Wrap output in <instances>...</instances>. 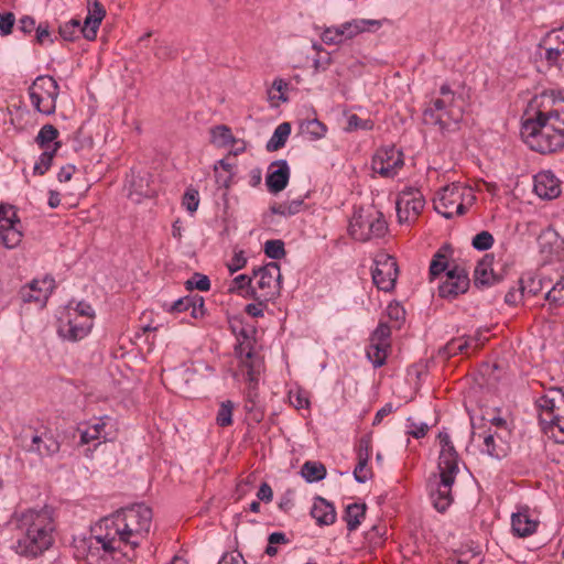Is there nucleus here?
I'll list each match as a JSON object with an SVG mask.
<instances>
[{"instance_id":"1","label":"nucleus","mask_w":564,"mask_h":564,"mask_svg":"<svg viewBox=\"0 0 564 564\" xmlns=\"http://www.w3.org/2000/svg\"><path fill=\"white\" fill-rule=\"evenodd\" d=\"M152 517V510L139 503L101 519L94 527L93 534L83 541L87 564H99L100 560L108 557H126L133 563L137 549L149 536Z\"/></svg>"},{"instance_id":"2","label":"nucleus","mask_w":564,"mask_h":564,"mask_svg":"<svg viewBox=\"0 0 564 564\" xmlns=\"http://www.w3.org/2000/svg\"><path fill=\"white\" fill-rule=\"evenodd\" d=\"M521 128L524 143L533 151L549 154L564 147V99L554 91L534 96Z\"/></svg>"},{"instance_id":"3","label":"nucleus","mask_w":564,"mask_h":564,"mask_svg":"<svg viewBox=\"0 0 564 564\" xmlns=\"http://www.w3.org/2000/svg\"><path fill=\"white\" fill-rule=\"evenodd\" d=\"M10 550L26 560H35L48 551L55 542L56 523L47 508L25 509L11 516Z\"/></svg>"},{"instance_id":"4","label":"nucleus","mask_w":564,"mask_h":564,"mask_svg":"<svg viewBox=\"0 0 564 564\" xmlns=\"http://www.w3.org/2000/svg\"><path fill=\"white\" fill-rule=\"evenodd\" d=\"M437 441L440 445L438 474L430 480L429 488L434 508L444 512L454 500L452 488L459 473V456L445 430L438 433Z\"/></svg>"},{"instance_id":"5","label":"nucleus","mask_w":564,"mask_h":564,"mask_svg":"<svg viewBox=\"0 0 564 564\" xmlns=\"http://www.w3.org/2000/svg\"><path fill=\"white\" fill-rule=\"evenodd\" d=\"M440 95L441 97L434 99L432 105L424 110V120L438 126L441 130L454 129L463 120V99L448 85L441 86Z\"/></svg>"},{"instance_id":"6","label":"nucleus","mask_w":564,"mask_h":564,"mask_svg":"<svg viewBox=\"0 0 564 564\" xmlns=\"http://www.w3.org/2000/svg\"><path fill=\"white\" fill-rule=\"evenodd\" d=\"M476 200L471 187L454 182L442 187L433 198L434 209L443 217L449 219L464 215Z\"/></svg>"},{"instance_id":"7","label":"nucleus","mask_w":564,"mask_h":564,"mask_svg":"<svg viewBox=\"0 0 564 564\" xmlns=\"http://www.w3.org/2000/svg\"><path fill=\"white\" fill-rule=\"evenodd\" d=\"M380 20L356 18L339 24L319 28V37L326 45L340 46L352 42L364 33L376 32L381 28Z\"/></svg>"},{"instance_id":"8","label":"nucleus","mask_w":564,"mask_h":564,"mask_svg":"<svg viewBox=\"0 0 564 564\" xmlns=\"http://www.w3.org/2000/svg\"><path fill=\"white\" fill-rule=\"evenodd\" d=\"M95 312L90 304L79 302L67 306L59 317L58 335L64 339L77 341L85 338L91 330Z\"/></svg>"},{"instance_id":"9","label":"nucleus","mask_w":564,"mask_h":564,"mask_svg":"<svg viewBox=\"0 0 564 564\" xmlns=\"http://www.w3.org/2000/svg\"><path fill=\"white\" fill-rule=\"evenodd\" d=\"M388 231L383 214L373 207L355 209L348 225L349 236L360 242L381 238Z\"/></svg>"},{"instance_id":"10","label":"nucleus","mask_w":564,"mask_h":564,"mask_svg":"<svg viewBox=\"0 0 564 564\" xmlns=\"http://www.w3.org/2000/svg\"><path fill=\"white\" fill-rule=\"evenodd\" d=\"M281 290V271L276 262H270L253 270L251 297L274 300Z\"/></svg>"},{"instance_id":"11","label":"nucleus","mask_w":564,"mask_h":564,"mask_svg":"<svg viewBox=\"0 0 564 564\" xmlns=\"http://www.w3.org/2000/svg\"><path fill=\"white\" fill-rule=\"evenodd\" d=\"M58 93V84L53 77L47 75L36 77L29 87V97L32 106L43 115L55 112Z\"/></svg>"},{"instance_id":"12","label":"nucleus","mask_w":564,"mask_h":564,"mask_svg":"<svg viewBox=\"0 0 564 564\" xmlns=\"http://www.w3.org/2000/svg\"><path fill=\"white\" fill-rule=\"evenodd\" d=\"M403 166V152L392 144L379 148L371 160L372 171L383 178H393Z\"/></svg>"},{"instance_id":"13","label":"nucleus","mask_w":564,"mask_h":564,"mask_svg":"<svg viewBox=\"0 0 564 564\" xmlns=\"http://www.w3.org/2000/svg\"><path fill=\"white\" fill-rule=\"evenodd\" d=\"M425 206V199L419 188L405 187L395 202L397 216L400 224L414 223Z\"/></svg>"},{"instance_id":"14","label":"nucleus","mask_w":564,"mask_h":564,"mask_svg":"<svg viewBox=\"0 0 564 564\" xmlns=\"http://www.w3.org/2000/svg\"><path fill=\"white\" fill-rule=\"evenodd\" d=\"M373 264L371 272L373 284L380 291L391 292L399 275L397 260L386 252H379L373 259Z\"/></svg>"},{"instance_id":"15","label":"nucleus","mask_w":564,"mask_h":564,"mask_svg":"<svg viewBox=\"0 0 564 564\" xmlns=\"http://www.w3.org/2000/svg\"><path fill=\"white\" fill-rule=\"evenodd\" d=\"M19 226L20 218L14 206L0 203V241L6 248L13 249L21 242Z\"/></svg>"},{"instance_id":"16","label":"nucleus","mask_w":564,"mask_h":564,"mask_svg":"<svg viewBox=\"0 0 564 564\" xmlns=\"http://www.w3.org/2000/svg\"><path fill=\"white\" fill-rule=\"evenodd\" d=\"M54 289L55 280L47 274L40 279H33L30 283L23 285L19 295L23 303H35L43 307Z\"/></svg>"},{"instance_id":"17","label":"nucleus","mask_w":564,"mask_h":564,"mask_svg":"<svg viewBox=\"0 0 564 564\" xmlns=\"http://www.w3.org/2000/svg\"><path fill=\"white\" fill-rule=\"evenodd\" d=\"M540 525L539 513L527 505H519L511 514V532L517 538L533 535Z\"/></svg>"},{"instance_id":"18","label":"nucleus","mask_w":564,"mask_h":564,"mask_svg":"<svg viewBox=\"0 0 564 564\" xmlns=\"http://www.w3.org/2000/svg\"><path fill=\"white\" fill-rule=\"evenodd\" d=\"M539 46L544 51L543 58L546 63L561 68L564 62V24L547 32Z\"/></svg>"},{"instance_id":"19","label":"nucleus","mask_w":564,"mask_h":564,"mask_svg":"<svg viewBox=\"0 0 564 564\" xmlns=\"http://www.w3.org/2000/svg\"><path fill=\"white\" fill-rule=\"evenodd\" d=\"M469 288V278L465 269L455 265L445 273L444 281L438 286V295L454 299L465 293Z\"/></svg>"},{"instance_id":"20","label":"nucleus","mask_w":564,"mask_h":564,"mask_svg":"<svg viewBox=\"0 0 564 564\" xmlns=\"http://www.w3.org/2000/svg\"><path fill=\"white\" fill-rule=\"evenodd\" d=\"M110 423L111 417L108 415L94 417L88 422L82 423L78 426V432L80 434L79 443L82 445H87L94 442H97V444L107 442L109 436L108 427Z\"/></svg>"},{"instance_id":"21","label":"nucleus","mask_w":564,"mask_h":564,"mask_svg":"<svg viewBox=\"0 0 564 564\" xmlns=\"http://www.w3.org/2000/svg\"><path fill=\"white\" fill-rule=\"evenodd\" d=\"M474 437L481 440L480 451L490 457L500 459L509 452V444L502 433L492 431L491 427L484 433H474Z\"/></svg>"},{"instance_id":"22","label":"nucleus","mask_w":564,"mask_h":564,"mask_svg":"<svg viewBox=\"0 0 564 564\" xmlns=\"http://www.w3.org/2000/svg\"><path fill=\"white\" fill-rule=\"evenodd\" d=\"M239 361V372L246 377L248 382H259V377L262 370V360L257 356L252 349L246 350L243 345L240 344L236 349Z\"/></svg>"},{"instance_id":"23","label":"nucleus","mask_w":564,"mask_h":564,"mask_svg":"<svg viewBox=\"0 0 564 564\" xmlns=\"http://www.w3.org/2000/svg\"><path fill=\"white\" fill-rule=\"evenodd\" d=\"M290 166L285 160L272 162L268 167L265 185L272 194L282 192L289 184Z\"/></svg>"},{"instance_id":"24","label":"nucleus","mask_w":564,"mask_h":564,"mask_svg":"<svg viewBox=\"0 0 564 564\" xmlns=\"http://www.w3.org/2000/svg\"><path fill=\"white\" fill-rule=\"evenodd\" d=\"M533 188L535 194L544 199H554L562 192L560 180L551 171L539 172L534 176Z\"/></svg>"},{"instance_id":"25","label":"nucleus","mask_w":564,"mask_h":564,"mask_svg":"<svg viewBox=\"0 0 564 564\" xmlns=\"http://www.w3.org/2000/svg\"><path fill=\"white\" fill-rule=\"evenodd\" d=\"M59 442L48 432L35 434L31 443L25 446L26 451L41 457H51L59 452Z\"/></svg>"},{"instance_id":"26","label":"nucleus","mask_w":564,"mask_h":564,"mask_svg":"<svg viewBox=\"0 0 564 564\" xmlns=\"http://www.w3.org/2000/svg\"><path fill=\"white\" fill-rule=\"evenodd\" d=\"M106 11L104 7L97 1H88V14L84 20V37L93 41L97 36L99 25L105 18Z\"/></svg>"},{"instance_id":"27","label":"nucleus","mask_w":564,"mask_h":564,"mask_svg":"<svg viewBox=\"0 0 564 564\" xmlns=\"http://www.w3.org/2000/svg\"><path fill=\"white\" fill-rule=\"evenodd\" d=\"M311 516L318 525H330L336 520V510L326 499L316 497L311 509Z\"/></svg>"},{"instance_id":"28","label":"nucleus","mask_w":564,"mask_h":564,"mask_svg":"<svg viewBox=\"0 0 564 564\" xmlns=\"http://www.w3.org/2000/svg\"><path fill=\"white\" fill-rule=\"evenodd\" d=\"M562 398V413L553 419L549 416L544 419V424L541 425L543 432L556 443L564 444V392L558 390Z\"/></svg>"},{"instance_id":"29","label":"nucleus","mask_w":564,"mask_h":564,"mask_svg":"<svg viewBox=\"0 0 564 564\" xmlns=\"http://www.w3.org/2000/svg\"><path fill=\"white\" fill-rule=\"evenodd\" d=\"M308 197V193L303 197H297L293 199H289L286 202L276 203L271 206V213L274 215H280L283 217H291L306 208L304 199Z\"/></svg>"},{"instance_id":"30","label":"nucleus","mask_w":564,"mask_h":564,"mask_svg":"<svg viewBox=\"0 0 564 564\" xmlns=\"http://www.w3.org/2000/svg\"><path fill=\"white\" fill-rule=\"evenodd\" d=\"M536 408L539 409L540 425L544 424V419L549 416L553 419L562 413V404L556 405L555 399L550 394H544L536 400Z\"/></svg>"},{"instance_id":"31","label":"nucleus","mask_w":564,"mask_h":564,"mask_svg":"<svg viewBox=\"0 0 564 564\" xmlns=\"http://www.w3.org/2000/svg\"><path fill=\"white\" fill-rule=\"evenodd\" d=\"M390 350L391 344L371 343V340H369L366 354L373 367L379 368L386 364Z\"/></svg>"},{"instance_id":"32","label":"nucleus","mask_w":564,"mask_h":564,"mask_svg":"<svg viewBox=\"0 0 564 564\" xmlns=\"http://www.w3.org/2000/svg\"><path fill=\"white\" fill-rule=\"evenodd\" d=\"M366 505L364 503H350L346 507L343 516L344 521L347 524L348 531L352 532L358 529L361 520L365 518Z\"/></svg>"},{"instance_id":"33","label":"nucleus","mask_w":564,"mask_h":564,"mask_svg":"<svg viewBox=\"0 0 564 564\" xmlns=\"http://www.w3.org/2000/svg\"><path fill=\"white\" fill-rule=\"evenodd\" d=\"M291 134V124L289 122L280 123L270 140L267 142L265 149L269 152H274L283 148Z\"/></svg>"},{"instance_id":"34","label":"nucleus","mask_w":564,"mask_h":564,"mask_svg":"<svg viewBox=\"0 0 564 564\" xmlns=\"http://www.w3.org/2000/svg\"><path fill=\"white\" fill-rule=\"evenodd\" d=\"M210 142L218 148H227L235 142V137L228 126L219 124L210 129Z\"/></svg>"},{"instance_id":"35","label":"nucleus","mask_w":564,"mask_h":564,"mask_svg":"<svg viewBox=\"0 0 564 564\" xmlns=\"http://www.w3.org/2000/svg\"><path fill=\"white\" fill-rule=\"evenodd\" d=\"M58 135H59L58 130L53 124L47 123V124H44L40 129V131L35 138V141L41 149L52 150L51 143H53V148H54L55 143L58 142L57 141Z\"/></svg>"},{"instance_id":"36","label":"nucleus","mask_w":564,"mask_h":564,"mask_svg":"<svg viewBox=\"0 0 564 564\" xmlns=\"http://www.w3.org/2000/svg\"><path fill=\"white\" fill-rule=\"evenodd\" d=\"M301 474L308 482H314L325 478L326 468L321 463L306 462L302 466Z\"/></svg>"},{"instance_id":"37","label":"nucleus","mask_w":564,"mask_h":564,"mask_svg":"<svg viewBox=\"0 0 564 564\" xmlns=\"http://www.w3.org/2000/svg\"><path fill=\"white\" fill-rule=\"evenodd\" d=\"M288 83L281 78L274 79L272 86L268 90V98L272 106L278 107L281 102H285L288 97L285 91L288 89Z\"/></svg>"},{"instance_id":"38","label":"nucleus","mask_w":564,"mask_h":564,"mask_svg":"<svg viewBox=\"0 0 564 564\" xmlns=\"http://www.w3.org/2000/svg\"><path fill=\"white\" fill-rule=\"evenodd\" d=\"M61 148V142H56L55 147L52 150H44L43 153L39 156L37 161L34 164L33 172L37 175H44L52 165L53 158L56 151Z\"/></svg>"},{"instance_id":"39","label":"nucleus","mask_w":564,"mask_h":564,"mask_svg":"<svg viewBox=\"0 0 564 564\" xmlns=\"http://www.w3.org/2000/svg\"><path fill=\"white\" fill-rule=\"evenodd\" d=\"M152 195V191L149 188L148 180L142 176H132L129 186V196H135L139 200L141 197H149Z\"/></svg>"},{"instance_id":"40","label":"nucleus","mask_w":564,"mask_h":564,"mask_svg":"<svg viewBox=\"0 0 564 564\" xmlns=\"http://www.w3.org/2000/svg\"><path fill=\"white\" fill-rule=\"evenodd\" d=\"M59 34L65 41H74L84 35V25L77 19H72L59 26Z\"/></svg>"},{"instance_id":"41","label":"nucleus","mask_w":564,"mask_h":564,"mask_svg":"<svg viewBox=\"0 0 564 564\" xmlns=\"http://www.w3.org/2000/svg\"><path fill=\"white\" fill-rule=\"evenodd\" d=\"M444 354L448 357L456 356L458 354H470V340L466 339L465 336L453 338L444 347Z\"/></svg>"},{"instance_id":"42","label":"nucleus","mask_w":564,"mask_h":564,"mask_svg":"<svg viewBox=\"0 0 564 564\" xmlns=\"http://www.w3.org/2000/svg\"><path fill=\"white\" fill-rule=\"evenodd\" d=\"M545 300L550 306L558 307L564 305V278L558 280L545 293Z\"/></svg>"},{"instance_id":"43","label":"nucleus","mask_w":564,"mask_h":564,"mask_svg":"<svg viewBox=\"0 0 564 564\" xmlns=\"http://www.w3.org/2000/svg\"><path fill=\"white\" fill-rule=\"evenodd\" d=\"M235 404L230 400L223 401L216 415V423L220 427H226L232 424V412Z\"/></svg>"},{"instance_id":"44","label":"nucleus","mask_w":564,"mask_h":564,"mask_svg":"<svg viewBox=\"0 0 564 564\" xmlns=\"http://www.w3.org/2000/svg\"><path fill=\"white\" fill-rule=\"evenodd\" d=\"M448 268V261L446 256L438 250L432 258L430 263V279L433 280L437 278L441 273H443Z\"/></svg>"},{"instance_id":"45","label":"nucleus","mask_w":564,"mask_h":564,"mask_svg":"<svg viewBox=\"0 0 564 564\" xmlns=\"http://www.w3.org/2000/svg\"><path fill=\"white\" fill-rule=\"evenodd\" d=\"M253 278L247 274H239L232 280V285L230 291L239 292L243 296L251 297V288H252Z\"/></svg>"},{"instance_id":"46","label":"nucleus","mask_w":564,"mask_h":564,"mask_svg":"<svg viewBox=\"0 0 564 564\" xmlns=\"http://www.w3.org/2000/svg\"><path fill=\"white\" fill-rule=\"evenodd\" d=\"M492 280V270L490 269V263L486 261H481L475 269V282L488 285Z\"/></svg>"},{"instance_id":"47","label":"nucleus","mask_w":564,"mask_h":564,"mask_svg":"<svg viewBox=\"0 0 564 564\" xmlns=\"http://www.w3.org/2000/svg\"><path fill=\"white\" fill-rule=\"evenodd\" d=\"M258 403V382H248V388L245 395V410L253 412L257 410Z\"/></svg>"},{"instance_id":"48","label":"nucleus","mask_w":564,"mask_h":564,"mask_svg":"<svg viewBox=\"0 0 564 564\" xmlns=\"http://www.w3.org/2000/svg\"><path fill=\"white\" fill-rule=\"evenodd\" d=\"M265 254L274 260L285 256L284 243L281 240H268L264 245Z\"/></svg>"},{"instance_id":"49","label":"nucleus","mask_w":564,"mask_h":564,"mask_svg":"<svg viewBox=\"0 0 564 564\" xmlns=\"http://www.w3.org/2000/svg\"><path fill=\"white\" fill-rule=\"evenodd\" d=\"M390 337H391L390 326L386 323H379L377 328L372 332L369 340H371V343L391 344Z\"/></svg>"},{"instance_id":"50","label":"nucleus","mask_w":564,"mask_h":564,"mask_svg":"<svg viewBox=\"0 0 564 564\" xmlns=\"http://www.w3.org/2000/svg\"><path fill=\"white\" fill-rule=\"evenodd\" d=\"M471 245L479 251L488 250L494 245V237L489 231H481L473 238Z\"/></svg>"},{"instance_id":"51","label":"nucleus","mask_w":564,"mask_h":564,"mask_svg":"<svg viewBox=\"0 0 564 564\" xmlns=\"http://www.w3.org/2000/svg\"><path fill=\"white\" fill-rule=\"evenodd\" d=\"M186 288L189 290L208 291L210 289V281L207 275L194 273V275L186 281Z\"/></svg>"},{"instance_id":"52","label":"nucleus","mask_w":564,"mask_h":564,"mask_svg":"<svg viewBox=\"0 0 564 564\" xmlns=\"http://www.w3.org/2000/svg\"><path fill=\"white\" fill-rule=\"evenodd\" d=\"M199 205V194L194 188L186 189L183 196V206L191 213H195Z\"/></svg>"},{"instance_id":"53","label":"nucleus","mask_w":564,"mask_h":564,"mask_svg":"<svg viewBox=\"0 0 564 564\" xmlns=\"http://www.w3.org/2000/svg\"><path fill=\"white\" fill-rule=\"evenodd\" d=\"M368 462L369 460L358 459V463L354 469V476L358 482H366L372 476V471L368 466Z\"/></svg>"},{"instance_id":"54","label":"nucleus","mask_w":564,"mask_h":564,"mask_svg":"<svg viewBox=\"0 0 564 564\" xmlns=\"http://www.w3.org/2000/svg\"><path fill=\"white\" fill-rule=\"evenodd\" d=\"M372 453L371 438L368 435L362 436L357 445V458L369 460Z\"/></svg>"},{"instance_id":"55","label":"nucleus","mask_w":564,"mask_h":564,"mask_svg":"<svg viewBox=\"0 0 564 564\" xmlns=\"http://www.w3.org/2000/svg\"><path fill=\"white\" fill-rule=\"evenodd\" d=\"M15 23V17L12 12H4L0 14V36L11 34Z\"/></svg>"},{"instance_id":"56","label":"nucleus","mask_w":564,"mask_h":564,"mask_svg":"<svg viewBox=\"0 0 564 564\" xmlns=\"http://www.w3.org/2000/svg\"><path fill=\"white\" fill-rule=\"evenodd\" d=\"M191 317L199 319L205 316L204 299L198 295H194L191 301V308L188 310Z\"/></svg>"},{"instance_id":"57","label":"nucleus","mask_w":564,"mask_h":564,"mask_svg":"<svg viewBox=\"0 0 564 564\" xmlns=\"http://www.w3.org/2000/svg\"><path fill=\"white\" fill-rule=\"evenodd\" d=\"M256 303H250L246 305L245 312L251 316V317H262L264 308L267 307V303L270 300H261V299H254Z\"/></svg>"},{"instance_id":"58","label":"nucleus","mask_w":564,"mask_h":564,"mask_svg":"<svg viewBox=\"0 0 564 564\" xmlns=\"http://www.w3.org/2000/svg\"><path fill=\"white\" fill-rule=\"evenodd\" d=\"M305 130L313 139H321L326 133V127L318 120H310L305 126Z\"/></svg>"},{"instance_id":"59","label":"nucleus","mask_w":564,"mask_h":564,"mask_svg":"<svg viewBox=\"0 0 564 564\" xmlns=\"http://www.w3.org/2000/svg\"><path fill=\"white\" fill-rule=\"evenodd\" d=\"M524 295H525L524 286L520 285L519 288H512L507 292V294L505 296V302L508 305H517L522 301Z\"/></svg>"},{"instance_id":"60","label":"nucleus","mask_w":564,"mask_h":564,"mask_svg":"<svg viewBox=\"0 0 564 564\" xmlns=\"http://www.w3.org/2000/svg\"><path fill=\"white\" fill-rule=\"evenodd\" d=\"M290 402L297 410L308 409L310 406V400L307 395L301 391L291 392Z\"/></svg>"},{"instance_id":"61","label":"nucleus","mask_w":564,"mask_h":564,"mask_svg":"<svg viewBox=\"0 0 564 564\" xmlns=\"http://www.w3.org/2000/svg\"><path fill=\"white\" fill-rule=\"evenodd\" d=\"M373 123L370 120H362L357 115H351L348 118V128L349 130L354 129H362V130H370L372 129Z\"/></svg>"},{"instance_id":"62","label":"nucleus","mask_w":564,"mask_h":564,"mask_svg":"<svg viewBox=\"0 0 564 564\" xmlns=\"http://www.w3.org/2000/svg\"><path fill=\"white\" fill-rule=\"evenodd\" d=\"M154 55L156 58L161 59V61H166V59H170V58H174L175 57V52L174 50L172 48V46L165 44V43H160L156 45L155 50H154Z\"/></svg>"},{"instance_id":"63","label":"nucleus","mask_w":564,"mask_h":564,"mask_svg":"<svg viewBox=\"0 0 564 564\" xmlns=\"http://www.w3.org/2000/svg\"><path fill=\"white\" fill-rule=\"evenodd\" d=\"M247 264V258L242 251L236 252L228 263V270L234 273Z\"/></svg>"},{"instance_id":"64","label":"nucleus","mask_w":564,"mask_h":564,"mask_svg":"<svg viewBox=\"0 0 564 564\" xmlns=\"http://www.w3.org/2000/svg\"><path fill=\"white\" fill-rule=\"evenodd\" d=\"M409 427H410V430L408 431V433L411 436H413L414 438L424 437L429 431L427 424L423 423V422H420V423L410 422Z\"/></svg>"}]
</instances>
